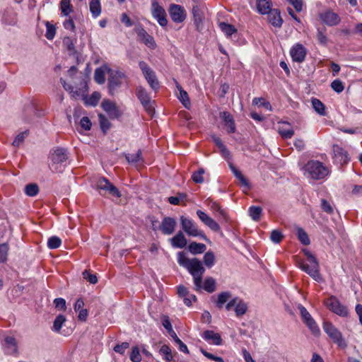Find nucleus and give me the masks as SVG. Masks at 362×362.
Instances as JSON below:
<instances>
[{
	"instance_id": "b1692460",
	"label": "nucleus",
	"mask_w": 362,
	"mask_h": 362,
	"mask_svg": "<svg viewBox=\"0 0 362 362\" xmlns=\"http://www.w3.org/2000/svg\"><path fill=\"white\" fill-rule=\"evenodd\" d=\"M267 18L269 23L276 28H281L283 24V19L279 9L274 8L267 13Z\"/></svg>"
},
{
	"instance_id": "a19ab883",
	"label": "nucleus",
	"mask_w": 362,
	"mask_h": 362,
	"mask_svg": "<svg viewBox=\"0 0 362 362\" xmlns=\"http://www.w3.org/2000/svg\"><path fill=\"white\" fill-rule=\"evenodd\" d=\"M60 9L64 16H68L73 11V6L70 0H62L60 2Z\"/></svg>"
},
{
	"instance_id": "e433bc0d",
	"label": "nucleus",
	"mask_w": 362,
	"mask_h": 362,
	"mask_svg": "<svg viewBox=\"0 0 362 362\" xmlns=\"http://www.w3.org/2000/svg\"><path fill=\"white\" fill-rule=\"evenodd\" d=\"M177 88L180 90L178 96L179 100L186 108L189 109L190 107V100L187 93L184 90L179 84L177 85Z\"/></svg>"
},
{
	"instance_id": "09e8293b",
	"label": "nucleus",
	"mask_w": 362,
	"mask_h": 362,
	"mask_svg": "<svg viewBox=\"0 0 362 362\" xmlns=\"http://www.w3.org/2000/svg\"><path fill=\"white\" fill-rule=\"evenodd\" d=\"M297 235L298 240L303 245H308L310 244V241L309 237L302 228H297Z\"/></svg>"
},
{
	"instance_id": "603ef678",
	"label": "nucleus",
	"mask_w": 362,
	"mask_h": 362,
	"mask_svg": "<svg viewBox=\"0 0 362 362\" xmlns=\"http://www.w3.org/2000/svg\"><path fill=\"white\" fill-rule=\"evenodd\" d=\"M46 26V33L45 37L47 40H52L56 34V28L54 25L47 21L45 23Z\"/></svg>"
},
{
	"instance_id": "7c9ffc66",
	"label": "nucleus",
	"mask_w": 362,
	"mask_h": 362,
	"mask_svg": "<svg viewBox=\"0 0 362 362\" xmlns=\"http://www.w3.org/2000/svg\"><path fill=\"white\" fill-rule=\"evenodd\" d=\"M159 354L162 356L163 359L167 362L174 361V355L168 345L164 344L161 346L159 349Z\"/></svg>"
},
{
	"instance_id": "4d7b16f0",
	"label": "nucleus",
	"mask_w": 362,
	"mask_h": 362,
	"mask_svg": "<svg viewBox=\"0 0 362 362\" xmlns=\"http://www.w3.org/2000/svg\"><path fill=\"white\" fill-rule=\"evenodd\" d=\"M204 168H201L197 171H195L192 175V180L195 183H202L204 182L203 175L204 174Z\"/></svg>"
},
{
	"instance_id": "1a4fd4ad",
	"label": "nucleus",
	"mask_w": 362,
	"mask_h": 362,
	"mask_svg": "<svg viewBox=\"0 0 362 362\" xmlns=\"http://www.w3.org/2000/svg\"><path fill=\"white\" fill-rule=\"evenodd\" d=\"M298 309L300 310V315H301L303 322L310 329V331L313 332V334H319L320 329H319L316 322L313 318V317L309 313V312L307 310V309L302 305H298Z\"/></svg>"
},
{
	"instance_id": "5701e85b",
	"label": "nucleus",
	"mask_w": 362,
	"mask_h": 362,
	"mask_svg": "<svg viewBox=\"0 0 362 362\" xmlns=\"http://www.w3.org/2000/svg\"><path fill=\"white\" fill-rule=\"evenodd\" d=\"M202 337L209 344L219 346L222 344L221 336L212 330H206L202 334Z\"/></svg>"
},
{
	"instance_id": "f704fd0d",
	"label": "nucleus",
	"mask_w": 362,
	"mask_h": 362,
	"mask_svg": "<svg viewBox=\"0 0 362 362\" xmlns=\"http://www.w3.org/2000/svg\"><path fill=\"white\" fill-rule=\"evenodd\" d=\"M311 103L313 109L320 115H325V105L317 98H313L311 99Z\"/></svg>"
},
{
	"instance_id": "c756f323",
	"label": "nucleus",
	"mask_w": 362,
	"mask_h": 362,
	"mask_svg": "<svg viewBox=\"0 0 362 362\" xmlns=\"http://www.w3.org/2000/svg\"><path fill=\"white\" fill-rule=\"evenodd\" d=\"M108 68L107 66L98 67L95 70L94 80L98 84H103L105 81V71L108 73Z\"/></svg>"
},
{
	"instance_id": "72a5a7b5",
	"label": "nucleus",
	"mask_w": 362,
	"mask_h": 362,
	"mask_svg": "<svg viewBox=\"0 0 362 362\" xmlns=\"http://www.w3.org/2000/svg\"><path fill=\"white\" fill-rule=\"evenodd\" d=\"M144 77L152 89L157 90L159 88V82L153 70L151 71H149L148 74H145Z\"/></svg>"
},
{
	"instance_id": "ea45409f",
	"label": "nucleus",
	"mask_w": 362,
	"mask_h": 362,
	"mask_svg": "<svg viewBox=\"0 0 362 362\" xmlns=\"http://www.w3.org/2000/svg\"><path fill=\"white\" fill-rule=\"evenodd\" d=\"M231 293L229 291L221 292L218 295L216 305L218 308H222L224 303L231 298Z\"/></svg>"
},
{
	"instance_id": "58836bf2",
	"label": "nucleus",
	"mask_w": 362,
	"mask_h": 362,
	"mask_svg": "<svg viewBox=\"0 0 362 362\" xmlns=\"http://www.w3.org/2000/svg\"><path fill=\"white\" fill-rule=\"evenodd\" d=\"M204 290L208 293H213L216 290V281L212 277H207L202 285Z\"/></svg>"
},
{
	"instance_id": "39448f33",
	"label": "nucleus",
	"mask_w": 362,
	"mask_h": 362,
	"mask_svg": "<svg viewBox=\"0 0 362 362\" xmlns=\"http://www.w3.org/2000/svg\"><path fill=\"white\" fill-rule=\"evenodd\" d=\"M127 76L124 73L119 71L108 69L107 88L110 95L116 94L122 84L126 82Z\"/></svg>"
},
{
	"instance_id": "79ce46f5",
	"label": "nucleus",
	"mask_w": 362,
	"mask_h": 362,
	"mask_svg": "<svg viewBox=\"0 0 362 362\" xmlns=\"http://www.w3.org/2000/svg\"><path fill=\"white\" fill-rule=\"evenodd\" d=\"M162 325L166 329L169 335L175 340L176 337H178L173 329L171 322L168 316H165L162 320Z\"/></svg>"
},
{
	"instance_id": "6e6d98bb",
	"label": "nucleus",
	"mask_w": 362,
	"mask_h": 362,
	"mask_svg": "<svg viewBox=\"0 0 362 362\" xmlns=\"http://www.w3.org/2000/svg\"><path fill=\"white\" fill-rule=\"evenodd\" d=\"M62 245V240L57 236H52L48 239L47 246L49 249H57Z\"/></svg>"
},
{
	"instance_id": "f257e3e1",
	"label": "nucleus",
	"mask_w": 362,
	"mask_h": 362,
	"mask_svg": "<svg viewBox=\"0 0 362 362\" xmlns=\"http://www.w3.org/2000/svg\"><path fill=\"white\" fill-rule=\"evenodd\" d=\"M303 252L310 264L300 262H299V267L315 281H321L322 279L319 272V262L317 259L308 249H303Z\"/></svg>"
},
{
	"instance_id": "680f3d73",
	"label": "nucleus",
	"mask_w": 362,
	"mask_h": 362,
	"mask_svg": "<svg viewBox=\"0 0 362 362\" xmlns=\"http://www.w3.org/2000/svg\"><path fill=\"white\" fill-rule=\"evenodd\" d=\"M331 88L337 93H341L344 89L343 83L339 79L334 80L331 83Z\"/></svg>"
},
{
	"instance_id": "c85d7f7f",
	"label": "nucleus",
	"mask_w": 362,
	"mask_h": 362,
	"mask_svg": "<svg viewBox=\"0 0 362 362\" xmlns=\"http://www.w3.org/2000/svg\"><path fill=\"white\" fill-rule=\"evenodd\" d=\"M283 125L279 127L278 132L283 139H291L293 134L294 131L288 122H282Z\"/></svg>"
},
{
	"instance_id": "20e7f679",
	"label": "nucleus",
	"mask_w": 362,
	"mask_h": 362,
	"mask_svg": "<svg viewBox=\"0 0 362 362\" xmlns=\"http://www.w3.org/2000/svg\"><path fill=\"white\" fill-rule=\"evenodd\" d=\"M68 158L69 154L65 148L57 147L52 150L49 153L50 169L55 173H62L64 163L66 162Z\"/></svg>"
},
{
	"instance_id": "a211bd4d",
	"label": "nucleus",
	"mask_w": 362,
	"mask_h": 362,
	"mask_svg": "<svg viewBox=\"0 0 362 362\" xmlns=\"http://www.w3.org/2000/svg\"><path fill=\"white\" fill-rule=\"evenodd\" d=\"M103 109L109 115L112 119H117L122 113L117 107L116 104L109 100H105L102 103Z\"/></svg>"
},
{
	"instance_id": "0e129e2a",
	"label": "nucleus",
	"mask_w": 362,
	"mask_h": 362,
	"mask_svg": "<svg viewBox=\"0 0 362 362\" xmlns=\"http://www.w3.org/2000/svg\"><path fill=\"white\" fill-rule=\"evenodd\" d=\"M200 351L205 357H206L207 358H209L211 361H214L216 362H224L223 359L221 357L216 356L214 354L209 353L208 351H206L205 349H204L202 348L200 349Z\"/></svg>"
},
{
	"instance_id": "de8ad7c7",
	"label": "nucleus",
	"mask_w": 362,
	"mask_h": 362,
	"mask_svg": "<svg viewBox=\"0 0 362 362\" xmlns=\"http://www.w3.org/2000/svg\"><path fill=\"white\" fill-rule=\"evenodd\" d=\"M100 99V94L98 92H93L91 95L86 98H85V103L90 106H96Z\"/></svg>"
},
{
	"instance_id": "393cba45",
	"label": "nucleus",
	"mask_w": 362,
	"mask_h": 362,
	"mask_svg": "<svg viewBox=\"0 0 362 362\" xmlns=\"http://www.w3.org/2000/svg\"><path fill=\"white\" fill-rule=\"evenodd\" d=\"M4 346L5 352L11 355L17 352L18 346L16 339L12 336H6L4 339Z\"/></svg>"
},
{
	"instance_id": "864d4df0",
	"label": "nucleus",
	"mask_w": 362,
	"mask_h": 362,
	"mask_svg": "<svg viewBox=\"0 0 362 362\" xmlns=\"http://www.w3.org/2000/svg\"><path fill=\"white\" fill-rule=\"evenodd\" d=\"M9 247L8 243L0 244V263H4L7 260Z\"/></svg>"
},
{
	"instance_id": "9b49d317",
	"label": "nucleus",
	"mask_w": 362,
	"mask_h": 362,
	"mask_svg": "<svg viewBox=\"0 0 362 362\" xmlns=\"http://www.w3.org/2000/svg\"><path fill=\"white\" fill-rule=\"evenodd\" d=\"M134 30L143 43L151 49H153L156 48V43L153 37L148 34L140 24L136 25Z\"/></svg>"
},
{
	"instance_id": "aec40b11",
	"label": "nucleus",
	"mask_w": 362,
	"mask_h": 362,
	"mask_svg": "<svg viewBox=\"0 0 362 362\" xmlns=\"http://www.w3.org/2000/svg\"><path fill=\"white\" fill-rule=\"evenodd\" d=\"M197 215L199 218V219L210 229L215 232H218L221 230L219 224L215 221L213 218L209 217L205 212L197 210Z\"/></svg>"
},
{
	"instance_id": "338daca9",
	"label": "nucleus",
	"mask_w": 362,
	"mask_h": 362,
	"mask_svg": "<svg viewBox=\"0 0 362 362\" xmlns=\"http://www.w3.org/2000/svg\"><path fill=\"white\" fill-rule=\"evenodd\" d=\"M80 124L82 129L88 131L91 129L92 123L88 117H83L81 119Z\"/></svg>"
},
{
	"instance_id": "423d86ee",
	"label": "nucleus",
	"mask_w": 362,
	"mask_h": 362,
	"mask_svg": "<svg viewBox=\"0 0 362 362\" xmlns=\"http://www.w3.org/2000/svg\"><path fill=\"white\" fill-rule=\"evenodd\" d=\"M180 223L182 230L189 235L192 237H200L202 239L207 240V238L202 230L198 229L195 223L190 218H186L184 216L180 217Z\"/></svg>"
},
{
	"instance_id": "49530a36",
	"label": "nucleus",
	"mask_w": 362,
	"mask_h": 362,
	"mask_svg": "<svg viewBox=\"0 0 362 362\" xmlns=\"http://www.w3.org/2000/svg\"><path fill=\"white\" fill-rule=\"evenodd\" d=\"M205 266L208 268H211L215 263V256L214 252L209 251L206 252L203 258Z\"/></svg>"
},
{
	"instance_id": "6ab92c4d",
	"label": "nucleus",
	"mask_w": 362,
	"mask_h": 362,
	"mask_svg": "<svg viewBox=\"0 0 362 362\" xmlns=\"http://www.w3.org/2000/svg\"><path fill=\"white\" fill-rule=\"evenodd\" d=\"M192 12L196 30L199 32H201L203 29L204 19V13L202 9L198 4H194L192 7Z\"/></svg>"
},
{
	"instance_id": "37998d69",
	"label": "nucleus",
	"mask_w": 362,
	"mask_h": 362,
	"mask_svg": "<svg viewBox=\"0 0 362 362\" xmlns=\"http://www.w3.org/2000/svg\"><path fill=\"white\" fill-rule=\"evenodd\" d=\"M66 321V318L64 315L59 314L57 315L54 321L52 330L54 332H59Z\"/></svg>"
},
{
	"instance_id": "052dcab7",
	"label": "nucleus",
	"mask_w": 362,
	"mask_h": 362,
	"mask_svg": "<svg viewBox=\"0 0 362 362\" xmlns=\"http://www.w3.org/2000/svg\"><path fill=\"white\" fill-rule=\"evenodd\" d=\"M83 279H86L89 283L95 284L98 282V278L95 274H91L88 270H85L82 273Z\"/></svg>"
},
{
	"instance_id": "a18cd8bd",
	"label": "nucleus",
	"mask_w": 362,
	"mask_h": 362,
	"mask_svg": "<svg viewBox=\"0 0 362 362\" xmlns=\"http://www.w3.org/2000/svg\"><path fill=\"white\" fill-rule=\"evenodd\" d=\"M221 30L227 35L231 36L233 33L237 32V29L232 25L226 23H221L219 24Z\"/></svg>"
},
{
	"instance_id": "f8f14e48",
	"label": "nucleus",
	"mask_w": 362,
	"mask_h": 362,
	"mask_svg": "<svg viewBox=\"0 0 362 362\" xmlns=\"http://www.w3.org/2000/svg\"><path fill=\"white\" fill-rule=\"evenodd\" d=\"M152 15L161 27H165L167 25L168 20L165 11L156 1L152 3Z\"/></svg>"
},
{
	"instance_id": "2f4dec72",
	"label": "nucleus",
	"mask_w": 362,
	"mask_h": 362,
	"mask_svg": "<svg viewBox=\"0 0 362 362\" xmlns=\"http://www.w3.org/2000/svg\"><path fill=\"white\" fill-rule=\"evenodd\" d=\"M206 246L204 243H198L196 242L191 243L188 246L189 251L193 255H198L204 252Z\"/></svg>"
},
{
	"instance_id": "f03ea898",
	"label": "nucleus",
	"mask_w": 362,
	"mask_h": 362,
	"mask_svg": "<svg viewBox=\"0 0 362 362\" xmlns=\"http://www.w3.org/2000/svg\"><path fill=\"white\" fill-rule=\"evenodd\" d=\"M177 263L187 269L192 276L204 275L205 269L197 258L189 259L184 252L177 253Z\"/></svg>"
},
{
	"instance_id": "cd10ccee",
	"label": "nucleus",
	"mask_w": 362,
	"mask_h": 362,
	"mask_svg": "<svg viewBox=\"0 0 362 362\" xmlns=\"http://www.w3.org/2000/svg\"><path fill=\"white\" fill-rule=\"evenodd\" d=\"M256 7L258 13L262 15L267 14L272 11V1L270 0H257Z\"/></svg>"
},
{
	"instance_id": "bb28decb",
	"label": "nucleus",
	"mask_w": 362,
	"mask_h": 362,
	"mask_svg": "<svg viewBox=\"0 0 362 362\" xmlns=\"http://www.w3.org/2000/svg\"><path fill=\"white\" fill-rule=\"evenodd\" d=\"M209 205L211 210L217 213V216L219 218L221 223L228 222L229 218L227 213L221 208L218 203L210 201Z\"/></svg>"
},
{
	"instance_id": "4468645a",
	"label": "nucleus",
	"mask_w": 362,
	"mask_h": 362,
	"mask_svg": "<svg viewBox=\"0 0 362 362\" xmlns=\"http://www.w3.org/2000/svg\"><path fill=\"white\" fill-rule=\"evenodd\" d=\"M320 20L328 26H334L338 25L341 18L339 15L331 10H327L320 13Z\"/></svg>"
},
{
	"instance_id": "473e14b6",
	"label": "nucleus",
	"mask_w": 362,
	"mask_h": 362,
	"mask_svg": "<svg viewBox=\"0 0 362 362\" xmlns=\"http://www.w3.org/2000/svg\"><path fill=\"white\" fill-rule=\"evenodd\" d=\"M90 11L93 18H98L101 13L100 0H90L89 3Z\"/></svg>"
},
{
	"instance_id": "8fccbe9b",
	"label": "nucleus",
	"mask_w": 362,
	"mask_h": 362,
	"mask_svg": "<svg viewBox=\"0 0 362 362\" xmlns=\"http://www.w3.org/2000/svg\"><path fill=\"white\" fill-rule=\"evenodd\" d=\"M98 119L100 128L103 133L105 134L110 127V122H109L108 119L102 114L98 115Z\"/></svg>"
},
{
	"instance_id": "9d476101",
	"label": "nucleus",
	"mask_w": 362,
	"mask_h": 362,
	"mask_svg": "<svg viewBox=\"0 0 362 362\" xmlns=\"http://www.w3.org/2000/svg\"><path fill=\"white\" fill-rule=\"evenodd\" d=\"M169 15L175 23H182L187 17V13L183 6L179 4H173L168 9Z\"/></svg>"
},
{
	"instance_id": "dca6fc26",
	"label": "nucleus",
	"mask_w": 362,
	"mask_h": 362,
	"mask_svg": "<svg viewBox=\"0 0 362 362\" xmlns=\"http://www.w3.org/2000/svg\"><path fill=\"white\" fill-rule=\"evenodd\" d=\"M323 329L335 343L341 344L342 341L341 334L331 322H325Z\"/></svg>"
},
{
	"instance_id": "bf43d9fd",
	"label": "nucleus",
	"mask_w": 362,
	"mask_h": 362,
	"mask_svg": "<svg viewBox=\"0 0 362 362\" xmlns=\"http://www.w3.org/2000/svg\"><path fill=\"white\" fill-rule=\"evenodd\" d=\"M63 45L68 51L73 53L75 51L74 40L70 37H65L63 39Z\"/></svg>"
},
{
	"instance_id": "4c0bfd02",
	"label": "nucleus",
	"mask_w": 362,
	"mask_h": 362,
	"mask_svg": "<svg viewBox=\"0 0 362 362\" xmlns=\"http://www.w3.org/2000/svg\"><path fill=\"white\" fill-rule=\"evenodd\" d=\"M248 214L253 221H257L260 219L262 209L260 206H252L248 209Z\"/></svg>"
},
{
	"instance_id": "7ed1b4c3",
	"label": "nucleus",
	"mask_w": 362,
	"mask_h": 362,
	"mask_svg": "<svg viewBox=\"0 0 362 362\" xmlns=\"http://www.w3.org/2000/svg\"><path fill=\"white\" fill-rule=\"evenodd\" d=\"M304 175L315 180L324 179L328 174L329 170L322 163L318 160H310L303 167Z\"/></svg>"
},
{
	"instance_id": "ddd939ff",
	"label": "nucleus",
	"mask_w": 362,
	"mask_h": 362,
	"mask_svg": "<svg viewBox=\"0 0 362 362\" xmlns=\"http://www.w3.org/2000/svg\"><path fill=\"white\" fill-rule=\"evenodd\" d=\"M306 48L300 43L295 44L290 50V54L293 62L302 63L305 59Z\"/></svg>"
},
{
	"instance_id": "e2e57ef3",
	"label": "nucleus",
	"mask_w": 362,
	"mask_h": 362,
	"mask_svg": "<svg viewBox=\"0 0 362 362\" xmlns=\"http://www.w3.org/2000/svg\"><path fill=\"white\" fill-rule=\"evenodd\" d=\"M130 359L133 362H140L141 361V356L138 347L135 346L132 349L130 354Z\"/></svg>"
},
{
	"instance_id": "0eeeda50",
	"label": "nucleus",
	"mask_w": 362,
	"mask_h": 362,
	"mask_svg": "<svg viewBox=\"0 0 362 362\" xmlns=\"http://www.w3.org/2000/svg\"><path fill=\"white\" fill-rule=\"evenodd\" d=\"M97 189L100 191V194L102 195H105L108 193L115 197L118 198L121 197L119 189L105 177H103L98 181Z\"/></svg>"
},
{
	"instance_id": "412c9836",
	"label": "nucleus",
	"mask_w": 362,
	"mask_h": 362,
	"mask_svg": "<svg viewBox=\"0 0 362 362\" xmlns=\"http://www.w3.org/2000/svg\"><path fill=\"white\" fill-rule=\"evenodd\" d=\"M220 117L223 121L227 133H235L236 131V127L233 116L228 112L223 111L220 112Z\"/></svg>"
},
{
	"instance_id": "13d9d810",
	"label": "nucleus",
	"mask_w": 362,
	"mask_h": 362,
	"mask_svg": "<svg viewBox=\"0 0 362 362\" xmlns=\"http://www.w3.org/2000/svg\"><path fill=\"white\" fill-rule=\"evenodd\" d=\"M28 135V131H25L18 134L16 138L14 139L12 145L15 147H18L21 144H22L25 139V137Z\"/></svg>"
},
{
	"instance_id": "c03bdc74",
	"label": "nucleus",
	"mask_w": 362,
	"mask_h": 362,
	"mask_svg": "<svg viewBox=\"0 0 362 362\" xmlns=\"http://www.w3.org/2000/svg\"><path fill=\"white\" fill-rule=\"evenodd\" d=\"M125 158L128 163L136 165L142 160L141 151L138 150V151L136 153L126 154Z\"/></svg>"
},
{
	"instance_id": "c9c22d12",
	"label": "nucleus",
	"mask_w": 362,
	"mask_h": 362,
	"mask_svg": "<svg viewBox=\"0 0 362 362\" xmlns=\"http://www.w3.org/2000/svg\"><path fill=\"white\" fill-rule=\"evenodd\" d=\"M247 310V304L240 298L238 297V300L235 305V313L236 316L240 317L243 315Z\"/></svg>"
},
{
	"instance_id": "f3484780",
	"label": "nucleus",
	"mask_w": 362,
	"mask_h": 362,
	"mask_svg": "<svg viewBox=\"0 0 362 362\" xmlns=\"http://www.w3.org/2000/svg\"><path fill=\"white\" fill-rule=\"evenodd\" d=\"M334 161L341 165L349 161L347 152L339 145L334 144L332 146Z\"/></svg>"
},
{
	"instance_id": "4be33fe9",
	"label": "nucleus",
	"mask_w": 362,
	"mask_h": 362,
	"mask_svg": "<svg viewBox=\"0 0 362 362\" xmlns=\"http://www.w3.org/2000/svg\"><path fill=\"white\" fill-rule=\"evenodd\" d=\"M136 94L138 98V99L140 100L141 103L143 105L144 108L148 111L151 112L152 110V106L151 105V98L147 93L146 90L139 86L136 88Z\"/></svg>"
},
{
	"instance_id": "a878e982",
	"label": "nucleus",
	"mask_w": 362,
	"mask_h": 362,
	"mask_svg": "<svg viewBox=\"0 0 362 362\" xmlns=\"http://www.w3.org/2000/svg\"><path fill=\"white\" fill-rule=\"evenodd\" d=\"M171 245L175 248H184L187 240L182 231H178L177 234L170 239Z\"/></svg>"
},
{
	"instance_id": "774afa93",
	"label": "nucleus",
	"mask_w": 362,
	"mask_h": 362,
	"mask_svg": "<svg viewBox=\"0 0 362 362\" xmlns=\"http://www.w3.org/2000/svg\"><path fill=\"white\" fill-rule=\"evenodd\" d=\"M55 308L60 310H65L66 308V300L62 298H55L54 300Z\"/></svg>"
},
{
	"instance_id": "5fc2aeb1",
	"label": "nucleus",
	"mask_w": 362,
	"mask_h": 362,
	"mask_svg": "<svg viewBox=\"0 0 362 362\" xmlns=\"http://www.w3.org/2000/svg\"><path fill=\"white\" fill-rule=\"evenodd\" d=\"M87 92V85L85 84L83 88H79L76 90H74V88L73 89V92H71V97L74 99H79L81 98L85 99V95Z\"/></svg>"
},
{
	"instance_id": "3c124183",
	"label": "nucleus",
	"mask_w": 362,
	"mask_h": 362,
	"mask_svg": "<svg viewBox=\"0 0 362 362\" xmlns=\"http://www.w3.org/2000/svg\"><path fill=\"white\" fill-rule=\"evenodd\" d=\"M39 192V187L36 184H28L25 187V193L29 197H35Z\"/></svg>"
},
{
	"instance_id": "6e6552de",
	"label": "nucleus",
	"mask_w": 362,
	"mask_h": 362,
	"mask_svg": "<svg viewBox=\"0 0 362 362\" xmlns=\"http://www.w3.org/2000/svg\"><path fill=\"white\" fill-rule=\"evenodd\" d=\"M325 303V305L334 313L341 317L347 316L348 310L346 307L342 305L335 296H331L327 298Z\"/></svg>"
},
{
	"instance_id": "2eb2a0df",
	"label": "nucleus",
	"mask_w": 362,
	"mask_h": 362,
	"mask_svg": "<svg viewBox=\"0 0 362 362\" xmlns=\"http://www.w3.org/2000/svg\"><path fill=\"white\" fill-rule=\"evenodd\" d=\"M176 226L175 218L167 216L163 218L159 228L163 234L170 235L175 232Z\"/></svg>"
},
{
	"instance_id": "69168bd1",
	"label": "nucleus",
	"mask_w": 362,
	"mask_h": 362,
	"mask_svg": "<svg viewBox=\"0 0 362 362\" xmlns=\"http://www.w3.org/2000/svg\"><path fill=\"white\" fill-rule=\"evenodd\" d=\"M283 238V235L279 230H274L271 233L270 239L274 243H279Z\"/></svg>"
}]
</instances>
